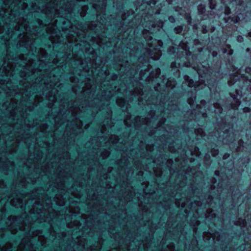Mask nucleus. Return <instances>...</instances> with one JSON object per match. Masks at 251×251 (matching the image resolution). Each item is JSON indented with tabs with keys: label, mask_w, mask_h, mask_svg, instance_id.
I'll list each match as a JSON object with an SVG mask.
<instances>
[{
	"label": "nucleus",
	"mask_w": 251,
	"mask_h": 251,
	"mask_svg": "<svg viewBox=\"0 0 251 251\" xmlns=\"http://www.w3.org/2000/svg\"><path fill=\"white\" fill-rule=\"evenodd\" d=\"M147 53L149 54V55H151V50L149 49H147Z\"/></svg>",
	"instance_id": "a211bd4d"
},
{
	"label": "nucleus",
	"mask_w": 251,
	"mask_h": 251,
	"mask_svg": "<svg viewBox=\"0 0 251 251\" xmlns=\"http://www.w3.org/2000/svg\"><path fill=\"white\" fill-rule=\"evenodd\" d=\"M183 30V25H177L174 28V32L176 34H180Z\"/></svg>",
	"instance_id": "423d86ee"
},
{
	"label": "nucleus",
	"mask_w": 251,
	"mask_h": 251,
	"mask_svg": "<svg viewBox=\"0 0 251 251\" xmlns=\"http://www.w3.org/2000/svg\"><path fill=\"white\" fill-rule=\"evenodd\" d=\"M19 239V237H16L14 238V239H12V240H13V241H15L16 240H18Z\"/></svg>",
	"instance_id": "412c9836"
},
{
	"label": "nucleus",
	"mask_w": 251,
	"mask_h": 251,
	"mask_svg": "<svg viewBox=\"0 0 251 251\" xmlns=\"http://www.w3.org/2000/svg\"><path fill=\"white\" fill-rule=\"evenodd\" d=\"M210 156H209V155H205V159H206V160H207V159H210Z\"/></svg>",
	"instance_id": "aec40b11"
},
{
	"label": "nucleus",
	"mask_w": 251,
	"mask_h": 251,
	"mask_svg": "<svg viewBox=\"0 0 251 251\" xmlns=\"http://www.w3.org/2000/svg\"><path fill=\"white\" fill-rule=\"evenodd\" d=\"M239 95V90L235 89L234 93H230V96L233 99L234 101H240L239 99L238 98Z\"/></svg>",
	"instance_id": "7ed1b4c3"
},
{
	"label": "nucleus",
	"mask_w": 251,
	"mask_h": 251,
	"mask_svg": "<svg viewBox=\"0 0 251 251\" xmlns=\"http://www.w3.org/2000/svg\"><path fill=\"white\" fill-rule=\"evenodd\" d=\"M225 156H226V154H225V155H224V158H226V157H225Z\"/></svg>",
	"instance_id": "bb28decb"
},
{
	"label": "nucleus",
	"mask_w": 251,
	"mask_h": 251,
	"mask_svg": "<svg viewBox=\"0 0 251 251\" xmlns=\"http://www.w3.org/2000/svg\"><path fill=\"white\" fill-rule=\"evenodd\" d=\"M251 2V0H250Z\"/></svg>",
	"instance_id": "cd10ccee"
},
{
	"label": "nucleus",
	"mask_w": 251,
	"mask_h": 251,
	"mask_svg": "<svg viewBox=\"0 0 251 251\" xmlns=\"http://www.w3.org/2000/svg\"><path fill=\"white\" fill-rule=\"evenodd\" d=\"M230 70L232 72H234V73H237L238 72V67L236 66H235L234 65H232L231 64V66H230Z\"/></svg>",
	"instance_id": "9d476101"
},
{
	"label": "nucleus",
	"mask_w": 251,
	"mask_h": 251,
	"mask_svg": "<svg viewBox=\"0 0 251 251\" xmlns=\"http://www.w3.org/2000/svg\"><path fill=\"white\" fill-rule=\"evenodd\" d=\"M193 84H194V81L193 80H191L189 84H188V87H192L193 86Z\"/></svg>",
	"instance_id": "dca6fc26"
},
{
	"label": "nucleus",
	"mask_w": 251,
	"mask_h": 251,
	"mask_svg": "<svg viewBox=\"0 0 251 251\" xmlns=\"http://www.w3.org/2000/svg\"><path fill=\"white\" fill-rule=\"evenodd\" d=\"M187 101L188 103L191 104V102H193V101H194V100L192 98L188 99Z\"/></svg>",
	"instance_id": "2eb2a0df"
},
{
	"label": "nucleus",
	"mask_w": 251,
	"mask_h": 251,
	"mask_svg": "<svg viewBox=\"0 0 251 251\" xmlns=\"http://www.w3.org/2000/svg\"><path fill=\"white\" fill-rule=\"evenodd\" d=\"M185 18H186L188 23H191L192 18H191V16H190V15L189 14H186Z\"/></svg>",
	"instance_id": "f8f14e48"
},
{
	"label": "nucleus",
	"mask_w": 251,
	"mask_h": 251,
	"mask_svg": "<svg viewBox=\"0 0 251 251\" xmlns=\"http://www.w3.org/2000/svg\"><path fill=\"white\" fill-rule=\"evenodd\" d=\"M241 38L242 40L243 39V37L242 36H239V37H238V39L239 40V38Z\"/></svg>",
	"instance_id": "393cba45"
},
{
	"label": "nucleus",
	"mask_w": 251,
	"mask_h": 251,
	"mask_svg": "<svg viewBox=\"0 0 251 251\" xmlns=\"http://www.w3.org/2000/svg\"><path fill=\"white\" fill-rule=\"evenodd\" d=\"M210 152L213 157H216L219 154V150L217 148H213L211 149Z\"/></svg>",
	"instance_id": "0eeeda50"
},
{
	"label": "nucleus",
	"mask_w": 251,
	"mask_h": 251,
	"mask_svg": "<svg viewBox=\"0 0 251 251\" xmlns=\"http://www.w3.org/2000/svg\"><path fill=\"white\" fill-rule=\"evenodd\" d=\"M169 21L172 23H174L176 21V19L173 16H170L168 18Z\"/></svg>",
	"instance_id": "ddd939ff"
},
{
	"label": "nucleus",
	"mask_w": 251,
	"mask_h": 251,
	"mask_svg": "<svg viewBox=\"0 0 251 251\" xmlns=\"http://www.w3.org/2000/svg\"><path fill=\"white\" fill-rule=\"evenodd\" d=\"M240 79L239 76L236 73H232L229 75V79L227 83L229 85L232 86L234 85Z\"/></svg>",
	"instance_id": "f257e3e1"
},
{
	"label": "nucleus",
	"mask_w": 251,
	"mask_h": 251,
	"mask_svg": "<svg viewBox=\"0 0 251 251\" xmlns=\"http://www.w3.org/2000/svg\"><path fill=\"white\" fill-rule=\"evenodd\" d=\"M241 13H239L237 15H234L232 16L229 17L228 18H227V20H225L226 22H227L228 19H231V21L234 24H237L240 21V17L239 16V15Z\"/></svg>",
	"instance_id": "f03ea898"
},
{
	"label": "nucleus",
	"mask_w": 251,
	"mask_h": 251,
	"mask_svg": "<svg viewBox=\"0 0 251 251\" xmlns=\"http://www.w3.org/2000/svg\"><path fill=\"white\" fill-rule=\"evenodd\" d=\"M217 54V53L215 51H213L212 53V55L213 56H215Z\"/></svg>",
	"instance_id": "4be33fe9"
},
{
	"label": "nucleus",
	"mask_w": 251,
	"mask_h": 251,
	"mask_svg": "<svg viewBox=\"0 0 251 251\" xmlns=\"http://www.w3.org/2000/svg\"><path fill=\"white\" fill-rule=\"evenodd\" d=\"M208 6L209 8L211 10H215L216 9V7L217 6V1L216 0H208Z\"/></svg>",
	"instance_id": "39448f33"
},
{
	"label": "nucleus",
	"mask_w": 251,
	"mask_h": 251,
	"mask_svg": "<svg viewBox=\"0 0 251 251\" xmlns=\"http://www.w3.org/2000/svg\"><path fill=\"white\" fill-rule=\"evenodd\" d=\"M241 77L244 79V81H249L251 83V78L249 79V76L245 75V74H241Z\"/></svg>",
	"instance_id": "9b49d317"
},
{
	"label": "nucleus",
	"mask_w": 251,
	"mask_h": 251,
	"mask_svg": "<svg viewBox=\"0 0 251 251\" xmlns=\"http://www.w3.org/2000/svg\"><path fill=\"white\" fill-rule=\"evenodd\" d=\"M244 143L243 140L242 139H240L239 140V144H241Z\"/></svg>",
	"instance_id": "6ab92c4d"
},
{
	"label": "nucleus",
	"mask_w": 251,
	"mask_h": 251,
	"mask_svg": "<svg viewBox=\"0 0 251 251\" xmlns=\"http://www.w3.org/2000/svg\"><path fill=\"white\" fill-rule=\"evenodd\" d=\"M197 9L199 14L200 15L203 14L206 11L205 6L202 4L199 5Z\"/></svg>",
	"instance_id": "20e7f679"
},
{
	"label": "nucleus",
	"mask_w": 251,
	"mask_h": 251,
	"mask_svg": "<svg viewBox=\"0 0 251 251\" xmlns=\"http://www.w3.org/2000/svg\"><path fill=\"white\" fill-rule=\"evenodd\" d=\"M249 70L250 71H251V68H248L246 69L247 72H248V70Z\"/></svg>",
	"instance_id": "5701e85b"
},
{
	"label": "nucleus",
	"mask_w": 251,
	"mask_h": 251,
	"mask_svg": "<svg viewBox=\"0 0 251 251\" xmlns=\"http://www.w3.org/2000/svg\"><path fill=\"white\" fill-rule=\"evenodd\" d=\"M176 48L174 46H171L168 49V53L170 54H174L176 52Z\"/></svg>",
	"instance_id": "1a4fd4ad"
},
{
	"label": "nucleus",
	"mask_w": 251,
	"mask_h": 251,
	"mask_svg": "<svg viewBox=\"0 0 251 251\" xmlns=\"http://www.w3.org/2000/svg\"><path fill=\"white\" fill-rule=\"evenodd\" d=\"M231 9L230 8V7L227 5H226L225 7V15H228L231 14Z\"/></svg>",
	"instance_id": "6e6552de"
},
{
	"label": "nucleus",
	"mask_w": 251,
	"mask_h": 251,
	"mask_svg": "<svg viewBox=\"0 0 251 251\" xmlns=\"http://www.w3.org/2000/svg\"><path fill=\"white\" fill-rule=\"evenodd\" d=\"M242 222H243V223H246V221H245V220H242Z\"/></svg>",
	"instance_id": "b1692460"
},
{
	"label": "nucleus",
	"mask_w": 251,
	"mask_h": 251,
	"mask_svg": "<svg viewBox=\"0 0 251 251\" xmlns=\"http://www.w3.org/2000/svg\"><path fill=\"white\" fill-rule=\"evenodd\" d=\"M243 111L245 112H251V108L249 107H245L243 108Z\"/></svg>",
	"instance_id": "4468645a"
},
{
	"label": "nucleus",
	"mask_w": 251,
	"mask_h": 251,
	"mask_svg": "<svg viewBox=\"0 0 251 251\" xmlns=\"http://www.w3.org/2000/svg\"><path fill=\"white\" fill-rule=\"evenodd\" d=\"M238 5L239 6H242L243 5V1L242 0H239L238 3Z\"/></svg>",
	"instance_id": "f3484780"
},
{
	"label": "nucleus",
	"mask_w": 251,
	"mask_h": 251,
	"mask_svg": "<svg viewBox=\"0 0 251 251\" xmlns=\"http://www.w3.org/2000/svg\"><path fill=\"white\" fill-rule=\"evenodd\" d=\"M201 101H205V100H201Z\"/></svg>",
	"instance_id": "a878e982"
}]
</instances>
